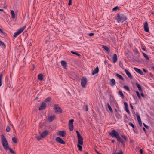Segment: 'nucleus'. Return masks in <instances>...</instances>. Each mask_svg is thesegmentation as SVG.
<instances>
[{
	"label": "nucleus",
	"mask_w": 154,
	"mask_h": 154,
	"mask_svg": "<svg viewBox=\"0 0 154 154\" xmlns=\"http://www.w3.org/2000/svg\"><path fill=\"white\" fill-rule=\"evenodd\" d=\"M115 19L117 20V22L119 23H122L127 19V17L125 16L123 14L119 15L117 14L116 17Z\"/></svg>",
	"instance_id": "nucleus-1"
},
{
	"label": "nucleus",
	"mask_w": 154,
	"mask_h": 154,
	"mask_svg": "<svg viewBox=\"0 0 154 154\" xmlns=\"http://www.w3.org/2000/svg\"><path fill=\"white\" fill-rule=\"evenodd\" d=\"M1 140L2 144L4 149L6 150H8L9 147V144L6 138L3 134L1 135Z\"/></svg>",
	"instance_id": "nucleus-2"
},
{
	"label": "nucleus",
	"mask_w": 154,
	"mask_h": 154,
	"mask_svg": "<svg viewBox=\"0 0 154 154\" xmlns=\"http://www.w3.org/2000/svg\"><path fill=\"white\" fill-rule=\"evenodd\" d=\"M109 134L111 137L116 139L120 136L119 133L114 129L112 130L111 132H109Z\"/></svg>",
	"instance_id": "nucleus-3"
},
{
	"label": "nucleus",
	"mask_w": 154,
	"mask_h": 154,
	"mask_svg": "<svg viewBox=\"0 0 154 154\" xmlns=\"http://www.w3.org/2000/svg\"><path fill=\"white\" fill-rule=\"evenodd\" d=\"M25 28L26 26H24L23 27L19 29L14 34V37H17L23 31Z\"/></svg>",
	"instance_id": "nucleus-4"
},
{
	"label": "nucleus",
	"mask_w": 154,
	"mask_h": 154,
	"mask_svg": "<svg viewBox=\"0 0 154 154\" xmlns=\"http://www.w3.org/2000/svg\"><path fill=\"white\" fill-rule=\"evenodd\" d=\"M54 109L55 113L60 114L62 112V110L61 109V108L59 107L58 104H54Z\"/></svg>",
	"instance_id": "nucleus-5"
},
{
	"label": "nucleus",
	"mask_w": 154,
	"mask_h": 154,
	"mask_svg": "<svg viewBox=\"0 0 154 154\" xmlns=\"http://www.w3.org/2000/svg\"><path fill=\"white\" fill-rule=\"evenodd\" d=\"M74 121L73 119H72L69 121V130L71 131H72L73 130V122Z\"/></svg>",
	"instance_id": "nucleus-6"
},
{
	"label": "nucleus",
	"mask_w": 154,
	"mask_h": 154,
	"mask_svg": "<svg viewBox=\"0 0 154 154\" xmlns=\"http://www.w3.org/2000/svg\"><path fill=\"white\" fill-rule=\"evenodd\" d=\"M87 82V78L85 77H83L81 79V85L83 87H85L86 84Z\"/></svg>",
	"instance_id": "nucleus-7"
},
{
	"label": "nucleus",
	"mask_w": 154,
	"mask_h": 154,
	"mask_svg": "<svg viewBox=\"0 0 154 154\" xmlns=\"http://www.w3.org/2000/svg\"><path fill=\"white\" fill-rule=\"evenodd\" d=\"M55 141L56 142L61 144H65L64 141L60 137H57L55 139Z\"/></svg>",
	"instance_id": "nucleus-8"
},
{
	"label": "nucleus",
	"mask_w": 154,
	"mask_h": 154,
	"mask_svg": "<svg viewBox=\"0 0 154 154\" xmlns=\"http://www.w3.org/2000/svg\"><path fill=\"white\" fill-rule=\"evenodd\" d=\"M117 141L119 143H121L123 147L125 146V143L123 140L119 136L117 139Z\"/></svg>",
	"instance_id": "nucleus-9"
},
{
	"label": "nucleus",
	"mask_w": 154,
	"mask_h": 154,
	"mask_svg": "<svg viewBox=\"0 0 154 154\" xmlns=\"http://www.w3.org/2000/svg\"><path fill=\"white\" fill-rule=\"evenodd\" d=\"M143 27L144 31L146 32H148L149 31V29L148 26V24L147 22H145L143 24Z\"/></svg>",
	"instance_id": "nucleus-10"
},
{
	"label": "nucleus",
	"mask_w": 154,
	"mask_h": 154,
	"mask_svg": "<svg viewBox=\"0 0 154 154\" xmlns=\"http://www.w3.org/2000/svg\"><path fill=\"white\" fill-rule=\"evenodd\" d=\"M46 107V104L45 102L42 103L40 106L39 107L38 110H41L45 109Z\"/></svg>",
	"instance_id": "nucleus-11"
},
{
	"label": "nucleus",
	"mask_w": 154,
	"mask_h": 154,
	"mask_svg": "<svg viewBox=\"0 0 154 154\" xmlns=\"http://www.w3.org/2000/svg\"><path fill=\"white\" fill-rule=\"evenodd\" d=\"M66 134V132L64 131H60L57 133L58 135L62 137H64Z\"/></svg>",
	"instance_id": "nucleus-12"
},
{
	"label": "nucleus",
	"mask_w": 154,
	"mask_h": 154,
	"mask_svg": "<svg viewBox=\"0 0 154 154\" xmlns=\"http://www.w3.org/2000/svg\"><path fill=\"white\" fill-rule=\"evenodd\" d=\"M78 144L82 145L83 143V138L81 136L77 137Z\"/></svg>",
	"instance_id": "nucleus-13"
},
{
	"label": "nucleus",
	"mask_w": 154,
	"mask_h": 154,
	"mask_svg": "<svg viewBox=\"0 0 154 154\" xmlns=\"http://www.w3.org/2000/svg\"><path fill=\"white\" fill-rule=\"evenodd\" d=\"M134 69L138 73L142 75H143V72L140 69L136 67H134Z\"/></svg>",
	"instance_id": "nucleus-14"
},
{
	"label": "nucleus",
	"mask_w": 154,
	"mask_h": 154,
	"mask_svg": "<svg viewBox=\"0 0 154 154\" xmlns=\"http://www.w3.org/2000/svg\"><path fill=\"white\" fill-rule=\"evenodd\" d=\"M136 116L139 125L141 127L142 126V123L140 117V116L137 114Z\"/></svg>",
	"instance_id": "nucleus-15"
},
{
	"label": "nucleus",
	"mask_w": 154,
	"mask_h": 154,
	"mask_svg": "<svg viewBox=\"0 0 154 154\" xmlns=\"http://www.w3.org/2000/svg\"><path fill=\"white\" fill-rule=\"evenodd\" d=\"M124 71L128 78L130 79H132V76L130 72L126 69H125Z\"/></svg>",
	"instance_id": "nucleus-16"
},
{
	"label": "nucleus",
	"mask_w": 154,
	"mask_h": 154,
	"mask_svg": "<svg viewBox=\"0 0 154 154\" xmlns=\"http://www.w3.org/2000/svg\"><path fill=\"white\" fill-rule=\"evenodd\" d=\"M48 130H46L43 132L41 135L42 138H44L48 134Z\"/></svg>",
	"instance_id": "nucleus-17"
},
{
	"label": "nucleus",
	"mask_w": 154,
	"mask_h": 154,
	"mask_svg": "<svg viewBox=\"0 0 154 154\" xmlns=\"http://www.w3.org/2000/svg\"><path fill=\"white\" fill-rule=\"evenodd\" d=\"M99 68L98 66H97L94 70L92 72V74L93 75H94L98 73L99 72Z\"/></svg>",
	"instance_id": "nucleus-18"
},
{
	"label": "nucleus",
	"mask_w": 154,
	"mask_h": 154,
	"mask_svg": "<svg viewBox=\"0 0 154 154\" xmlns=\"http://www.w3.org/2000/svg\"><path fill=\"white\" fill-rule=\"evenodd\" d=\"M55 118V116L54 115H51L49 116L48 118V120L49 122H52Z\"/></svg>",
	"instance_id": "nucleus-19"
},
{
	"label": "nucleus",
	"mask_w": 154,
	"mask_h": 154,
	"mask_svg": "<svg viewBox=\"0 0 154 154\" xmlns=\"http://www.w3.org/2000/svg\"><path fill=\"white\" fill-rule=\"evenodd\" d=\"M117 56L116 54H114L113 55L112 57L113 62L114 63L116 62L117 61Z\"/></svg>",
	"instance_id": "nucleus-20"
},
{
	"label": "nucleus",
	"mask_w": 154,
	"mask_h": 154,
	"mask_svg": "<svg viewBox=\"0 0 154 154\" xmlns=\"http://www.w3.org/2000/svg\"><path fill=\"white\" fill-rule=\"evenodd\" d=\"M116 81L114 79H111L110 82V84L112 86H113L116 84Z\"/></svg>",
	"instance_id": "nucleus-21"
},
{
	"label": "nucleus",
	"mask_w": 154,
	"mask_h": 154,
	"mask_svg": "<svg viewBox=\"0 0 154 154\" xmlns=\"http://www.w3.org/2000/svg\"><path fill=\"white\" fill-rule=\"evenodd\" d=\"M61 65L64 67L65 69H66L67 67V63L64 60H62L61 61Z\"/></svg>",
	"instance_id": "nucleus-22"
},
{
	"label": "nucleus",
	"mask_w": 154,
	"mask_h": 154,
	"mask_svg": "<svg viewBox=\"0 0 154 154\" xmlns=\"http://www.w3.org/2000/svg\"><path fill=\"white\" fill-rule=\"evenodd\" d=\"M102 48L105 50L107 52L109 53L110 51V49L107 46L105 45H103Z\"/></svg>",
	"instance_id": "nucleus-23"
},
{
	"label": "nucleus",
	"mask_w": 154,
	"mask_h": 154,
	"mask_svg": "<svg viewBox=\"0 0 154 154\" xmlns=\"http://www.w3.org/2000/svg\"><path fill=\"white\" fill-rule=\"evenodd\" d=\"M136 85L140 91L141 92L143 91V90L141 88V86L138 83H136Z\"/></svg>",
	"instance_id": "nucleus-24"
},
{
	"label": "nucleus",
	"mask_w": 154,
	"mask_h": 154,
	"mask_svg": "<svg viewBox=\"0 0 154 154\" xmlns=\"http://www.w3.org/2000/svg\"><path fill=\"white\" fill-rule=\"evenodd\" d=\"M116 76L122 80L124 81L125 80L124 79L120 74L116 73Z\"/></svg>",
	"instance_id": "nucleus-25"
},
{
	"label": "nucleus",
	"mask_w": 154,
	"mask_h": 154,
	"mask_svg": "<svg viewBox=\"0 0 154 154\" xmlns=\"http://www.w3.org/2000/svg\"><path fill=\"white\" fill-rule=\"evenodd\" d=\"M38 79L41 81L43 80V75L42 74H40L38 75Z\"/></svg>",
	"instance_id": "nucleus-26"
},
{
	"label": "nucleus",
	"mask_w": 154,
	"mask_h": 154,
	"mask_svg": "<svg viewBox=\"0 0 154 154\" xmlns=\"http://www.w3.org/2000/svg\"><path fill=\"white\" fill-rule=\"evenodd\" d=\"M11 13L12 16V18L13 19H14L15 17V14L14 11L12 10H11Z\"/></svg>",
	"instance_id": "nucleus-27"
},
{
	"label": "nucleus",
	"mask_w": 154,
	"mask_h": 154,
	"mask_svg": "<svg viewBox=\"0 0 154 154\" xmlns=\"http://www.w3.org/2000/svg\"><path fill=\"white\" fill-rule=\"evenodd\" d=\"M107 105L111 112L112 113H113V111L109 103H107Z\"/></svg>",
	"instance_id": "nucleus-28"
},
{
	"label": "nucleus",
	"mask_w": 154,
	"mask_h": 154,
	"mask_svg": "<svg viewBox=\"0 0 154 154\" xmlns=\"http://www.w3.org/2000/svg\"><path fill=\"white\" fill-rule=\"evenodd\" d=\"M51 100V98L50 97H48L46 98L45 100V102L46 103H47L50 102Z\"/></svg>",
	"instance_id": "nucleus-29"
},
{
	"label": "nucleus",
	"mask_w": 154,
	"mask_h": 154,
	"mask_svg": "<svg viewBox=\"0 0 154 154\" xmlns=\"http://www.w3.org/2000/svg\"><path fill=\"white\" fill-rule=\"evenodd\" d=\"M142 54L143 56L145 57L146 59L147 60H149V57L146 54L143 52Z\"/></svg>",
	"instance_id": "nucleus-30"
},
{
	"label": "nucleus",
	"mask_w": 154,
	"mask_h": 154,
	"mask_svg": "<svg viewBox=\"0 0 154 154\" xmlns=\"http://www.w3.org/2000/svg\"><path fill=\"white\" fill-rule=\"evenodd\" d=\"M0 46H2L4 48H5L6 47V45L1 40H0Z\"/></svg>",
	"instance_id": "nucleus-31"
},
{
	"label": "nucleus",
	"mask_w": 154,
	"mask_h": 154,
	"mask_svg": "<svg viewBox=\"0 0 154 154\" xmlns=\"http://www.w3.org/2000/svg\"><path fill=\"white\" fill-rule=\"evenodd\" d=\"M116 116L117 118L118 119H120L122 118L121 116L119 113H116Z\"/></svg>",
	"instance_id": "nucleus-32"
},
{
	"label": "nucleus",
	"mask_w": 154,
	"mask_h": 154,
	"mask_svg": "<svg viewBox=\"0 0 154 154\" xmlns=\"http://www.w3.org/2000/svg\"><path fill=\"white\" fill-rule=\"evenodd\" d=\"M121 137L124 139L125 140V141H128V138L125 135H121Z\"/></svg>",
	"instance_id": "nucleus-33"
},
{
	"label": "nucleus",
	"mask_w": 154,
	"mask_h": 154,
	"mask_svg": "<svg viewBox=\"0 0 154 154\" xmlns=\"http://www.w3.org/2000/svg\"><path fill=\"white\" fill-rule=\"evenodd\" d=\"M12 141L14 143H17V139L15 137H14L12 138Z\"/></svg>",
	"instance_id": "nucleus-34"
},
{
	"label": "nucleus",
	"mask_w": 154,
	"mask_h": 154,
	"mask_svg": "<svg viewBox=\"0 0 154 154\" xmlns=\"http://www.w3.org/2000/svg\"><path fill=\"white\" fill-rule=\"evenodd\" d=\"M81 145H80L79 144H77V146L79 150L80 151H82V146Z\"/></svg>",
	"instance_id": "nucleus-35"
},
{
	"label": "nucleus",
	"mask_w": 154,
	"mask_h": 154,
	"mask_svg": "<svg viewBox=\"0 0 154 154\" xmlns=\"http://www.w3.org/2000/svg\"><path fill=\"white\" fill-rule=\"evenodd\" d=\"M110 101H114V98L113 96L112 95H110Z\"/></svg>",
	"instance_id": "nucleus-36"
},
{
	"label": "nucleus",
	"mask_w": 154,
	"mask_h": 154,
	"mask_svg": "<svg viewBox=\"0 0 154 154\" xmlns=\"http://www.w3.org/2000/svg\"><path fill=\"white\" fill-rule=\"evenodd\" d=\"M112 154H123V152L122 151L121 149L120 150L119 152L117 153L116 152L113 153Z\"/></svg>",
	"instance_id": "nucleus-37"
},
{
	"label": "nucleus",
	"mask_w": 154,
	"mask_h": 154,
	"mask_svg": "<svg viewBox=\"0 0 154 154\" xmlns=\"http://www.w3.org/2000/svg\"><path fill=\"white\" fill-rule=\"evenodd\" d=\"M118 94L119 95H121V97H124V95L123 94V93H122V92L120 91H119L118 92Z\"/></svg>",
	"instance_id": "nucleus-38"
},
{
	"label": "nucleus",
	"mask_w": 154,
	"mask_h": 154,
	"mask_svg": "<svg viewBox=\"0 0 154 154\" xmlns=\"http://www.w3.org/2000/svg\"><path fill=\"white\" fill-rule=\"evenodd\" d=\"M124 121L125 122H127L129 120V119L127 117V115H125L124 117Z\"/></svg>",
	"instance_id": "nucleus-39"
},
{
	"label": "nucleus",
	"mask_w": 154,
	"mask_h": 154,
	"mask_svg": "<svg viewBox=\"0 0 154 154\" xmlns=\"http://www.w3.org/2000/svg\"><path fill=\"white\" fill-rule=\"evenodd\" d=\"M136 93L137 95V96L138 98L139 99H141V96H140V93L138 91H136Z\"/></svg>",
	"instance_id": "nucleus-40"
},
{
	"label": "nucleus",
	"mask_w": 154,
	"mask_h": 154,
	"mask_svg": "<svg viewBox=\"0 0 154 154\" xmlns=\"http://www.w3.org/2000/svg\"><path fill=\"white\" fill-rule=\"evenodd\" d=\"M71 52L72 54H75V55H77V56H80V55L79 54H78L76 52H75V51H71Z\"/></svg>",
	"instance_id": "nucleus-41"
},
{
	"label": "nucleus",
	"mask_w": 154,
	"mask_h": 154,
	"mask_svg": "<svg viewBox=\"0 0 154 154\" xmlns=\"http://www.w3.org/2000/svg\"><path fill=\"white\" fill-rule=\"evenodd\" d=\"M123 87L125 89L127 90L128 91H129L130 90L129 88V87L126 85H124L123 86Z\"/></svg>",
	"instance_id": "nucleus-42"
},
{
	"label": "nucleus",
	"mask_w": 154,
	"mask_h": 154,
	"mask_svg": "<svg viewBox=\"0 0 154 154\" xmlns=\"http://www.w3.org/2000/svg\"><path fill=\"white\" fill-rule=\"evenodd\" d=\"M6 131L8 132H10V127L8 126L6 128Z\"/></svg>",
	"instance_id": "nucleus-43"
},
{
	"label": "nucleus",
	"mask_w": 154,
	"mask_h": 154,
	"mask_svg": "<svg viewBox=\"0 0 154 154\" xmlns=\"http://www.w3.org/2000/svg\"><path fill=\"white\" fill-rule=\"evenodd\" d=\"M8 150H9L10 152L12 153L15 154V152L11 148L9 147Z\"/></svg>",
	"instance_id": "nucleus-44"
},
{
	"label": "nucleus",
	"mask_w": 154,
	"mask_h": 154,
	"mask_svg": "<svg viewBox=\"0 0 154 154\" xmlns=\"http://www.w3.org/2000/svg\"><path fill=\"white\" fill-rule=\"evenodd\" d=\"M42 138V137H41V135H40V136H37L36 137V138L38 140H40Z\"/></svg>",
	"instance_id": "nucleus-45"
},
{
	"label": "nucleus",
	"mask_w": 154,
	"mask_h": 154,
	"mask_svg": "<svg viewBox=\"0 0 154 154\" xmlns=\"http://www.w3.org/2000/svg\"><path fill=\"white\" fill-rule=\"evenodd\" d=\"M128 124L129 125L131 126L133 128H135L134 125L132 123L129 122L128 123Z\"/></svg>",
	"instance_id": "nucleus-46"
},
{
	"label": "nucleus",
	"mask_w": 154,
	"mask_h": 154,
	"mask_svg": "<svg viewBox=\"0 0 154 154\" xmlns=\"http://www.w3.org/2000/svg\"><path fill=\"white\" fill-rule=\"evenodd\" d=\"M2 75L1 74L0 75V86H1L2 85Z\"/></svg>",
	"instance_id": "nucleus-47"
},
{
	"label": "nucleus",
	"mask_w": 154,
	"mask_h": 154,
	"mask_svg": "<svg viewBox=\"0 0 154 154\" xmlns=\"http://www.w3.org/2000/svg\"><path fill=\"white\" fill-rule=\"evenodd\" d=\"M119 9V7L118 6H116L113 8L112 9L113 11H115L117 9Z\"/></svg>",
	"instance_id": "nucleus-48"
},
{
	"label": "nucleus",
	"mask_w": 154,
	"mask_h": 154,
	"mask_svg": "<svg viewBox=\"0 0 154 154\" xmlns=\"http://www.w3.org/2000/svg\"><path fill=\"white\" fill-rule=\"evenodd\" d=\"M124 103L125 106V108H127L128 107V105L126 102H124Z\"/></svg>",
	"instance_id": "nucleus-49"
},
{
	"label": "nucleus",
	"mask_w": 154,
	"mask_h": 154,
	"mask_svg": "<svg viewBox=\"0 0 154 154\" xmlns=\"http://www.w3.org/2000/svg\"><path fill=\"white\" fill-rule=\"evenodd\" d=\"M125 111L127 112L128 114H129L130 113V111L128 109V107L127 108H125Z\"/></svg>",
	"instance_id": "nucleus-50"
},
{
	"label": "nucleus",
	"mask_w": 154,
	"mask_h": 154,
	"mask_svg": "<svg viewBox=\"0 0 154 154\" xmlns=\"http://www.w3.org/2000/svg\"><path fill=\"white\" fill-rule=\"evenodd\" d=\"M0 33L3 34L4 35L5 34V33L0 28Z\"/></svg>",
	"instance_id": "nucleus-51"
},
{
	"label": "nucleus",
	"mask_w": 154,
	"mask_h": 154,
	"mask_svg": "<svg viewBox=\"0 0 154 154\" xmlns=\"http://www.w3.org/2000/svg\"><path fill=\"white\" fill-rule=\"evenodd\" d=\"M143 125L146 128V129H149V126L146 125V124H145L144 123H143Z\"/></svg>",
	"instance_id": "nucleus-52"
},
{
	"label": "nucleus",
	"mask_w": 154,
	"mask_h": 154,
	"mask_svg": "<svg viewBox=\"0 0 154 154\" xmlns=\"http://www.w3.org/2000/svg\"><path fill=\"white\" fill-rule=\"evenodd\" d=\"M76 132L77 134V137H78V136H81L80 135V133H79V132H78V131L77 130L76 131Z\"/></svg>",
	"instance_id": "nucleus-53"
},
{
	"label": "nucleus",
	"mask_w": 154,
	"mask_h": 154,
	"mask_svg": "<svg viewBox=\"0 0 154 154\" xmlns=\"http://www.w3.org/2000/svg\"><path fill=\"white\" fill-rule=\"evenodd\" d=\"M72 0H69V2L68 3V5L69 6H70L72 4Z\"/></svg>",
	"instance_id": "nucleus-54"
},
{
	"label": "nucleus",
	"mask_w": 154,
	"mask_h": 154,
	"mask_svg": "<svg viewBox=\"0 0 154 154\" xmlns=\"http://www.w3.org/2000/svg\"><path fill=\"white\" fill-rule=\"evenodd\" d=\"M94 35V33H91L88 34V35L90 36H92Z\"/></svg>",
	"instance_id": "nucleus-55"
},
{
	"label": "nucleus",
	"mask_w": 154,
	"mask_h": 154,
	"mask_svg": "<svg viewBox=\"0 0 154 154\" xmlns=\"http://www.w3.org/2000/svg\"><path fill=\"white\" fill-rule=\"evenodd\" d=\"M130 105L131 109H133L134 107L132 104L131 103H130Z\"/></svg>",
	"instance_id": "nucleus-56"
},
{
	"label": "nucleus",
	"mask_w": 154,
	"mask_h": 154,
	"mask_svg": "<svg viewBox=\"0 0 154 154\" xmlns=\"http://www.w3.org/2000/svg\"><path fill=\"white\" fill-rule=\"evenodd\" d=\"M140 154H143V150H142V149H140Z\"/></svg>",
	"instance_id": "nucleus-57"
},
{
	"label": "nucleus",
	"mask_w": 154,
	"mask_h": 154,
	"mask_svg": "<svg viewBox=\"0 0 154 154\" xmlns=\"http://www.w3.org/2000/svg\"><path fill=\"white\" fill-rule=\"evenodd\" d=\"M143 72H148V71L147 70H146L144 68H143Z\"/></svg>",
	"instance_id": "nucleus-58"
},
{
	"label": "nucleus",
	"mask_w": 154,
	"mask_h": 154,
	"mask_svg": "<svg viewBox=\"0 0 154 154\" xmlns=\"http://www.w3.org/2000/svg\"><path fill=\"white\" fill-rule=\"evenodd\" d=\"M141 95L143 97V98L144 97V94L143 93H141Z\"/></svg>",
	"instance_id": "nucleus-59"
},
{
	"label": "nucleus",
	"mask_w": 154,
	"mask_h": 154,
	"mask_svg": "<svg viewBox=\"0 0 154 154\" xmlns=\"http://www.w3.org/2000/svg\"><path fill=\"white\" fill-rule=\"evenodd\" d=\"M115 141V140L113 139L111 140V142L112 143H114Z\"/></svg>",
	"instance_id": "nucleus-60"
},
{
	"label": "nucleus",
	"mask_w": 154,
	"mask_h": 154,
	"mask_svg": "<svg viewBox=\"0 0 154 154\" xmlns=\"http://www.w3.org/2000/svg\"><path fill=\"white\" fill-rule=\"evenodd\" d=\"M142 129L145 132H146V130L144 127H143Z\"/></svg>",
	"instance_id": "nucleus-61"
},
{
	"label": "nucleus",
	"mask_w": 154,
	"mask_h": 154,
	"mask_svg": "<svg viewBox=\"0 0 154 154\" xmlns=\"http://www.w3.org/2000/svg\"><path fill=\"white\" fill-rule=\"evenodd\" d=\"M119 65L120 67H121V65H122V63L121 62H120L119 63Z\"/></svg>",
	"instance_id": "nucleus-62"
},
{
	"label": "nucleus",
	"mask_w": 154,
	"mask_h": 154,
	"mask_svg": "<svg viewBox=\"0 0 154 154\" xmlns=\"http://www.w3.org/2000/svg\"><path fill=\"white\" fill-rule=\"evenodd\" d=\"M0 11H4V10L3 9H0Z\"/></svg>",
	"instance_id": "nucleus-63"
},
{
	"label": "nucleus",
	"mask_w": 154,
	"mask_h": 154,
	"mask_svg": "<svg viewBox=\"0 0 154 154\" xmlns=\"http://www.w3.org/2000/svg\"><path fill=\"white\" fill-rule=\"evenodd\" d=\"M142 49L144 51H145V49L144 48H142Z\"/></svg>",
	"instance_id": "nucleus-64"
}]
</instances>
